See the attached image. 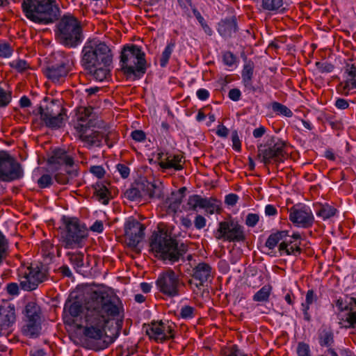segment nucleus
<instances>
[{
    "label": "nucleus",
    "instance_id": "nucleus-55",
    "mask_svg": "<svg viewBox=\"0 0 356 356\" xmlns=\"http://www.w3.org/2000/svg\"><path fill=\"white\" fill-rule=\"evenodd\" d=\"M236 56L231 51H227L222 54V60L225 65L231 67L236 62Z\"/></svg>",
    "mask_w": 356,
    "mask_h": 356
},
{
    "label": "nucleus",
    "instance_id": "nucleus-30",
    "mask_svg": "<svg viewBox=\"0 0 356 356\" xmlns=\"http://www.w3.org/2000/svg\"><path fill=\"white\" fill-rule=\"evenodd\" d=\"M67 119V113L59 115H53L52 117L40 118L41 121L49 129H58L65 125V122Z\"/></svg>",
    "mask_w": 356,
    "mask_h": 356
},
{
    "label": "nucleus",
    "instance_id": "nucleus-64",
    "mask_svg": "<svg viewBox=\"0 0 356 356\" xmlns=\"http://www.w3.org/2000/svg\"><path fill=\"white\" fill-rule=\"evenodd\" d=\"M206 222H207L206 218L201 215H197L195 217V219L194 221L195 227L197 229H201L204 228L206 226Z\"/></svg>",
    "mask_w": 356,
    "mask_h": 356
},
{
    "label": "nucleus",
    "instance_id": "nucleus-47",
    "mask_svg": "<svg viewBox=\"0 0 356 356\" xmlns=\"http://www.w3.org/2000/svg\"><path fill=\"white\" fill-rule=\"evenodd\" d=\"M325 122L330 126V127L334 130L339 131L343 129V123L341 121L337 120L333 115L327 116L325 119Z\"/></svg>",
    "mask_w": 356,
    "mask_h": 356
},
{
    "label": "nucleus",
    "instance_id": "nucleus-1",
    "mask_svg": "<svg viewBox=\"0 0 356 356\" xmlns=\"http://www.w3.org/2000/svg\"><path fill=\"white\" fill-rule=\"evenodd\" d=\"M86 326L83 334L86 337L99 340L105 334V327L110 318L118 316L119 307L105 291H96L92 293L86 304Z\"/></svg>",
    "mask_w": 356,
    "mask_h": 356
},
{
    "label": "nucleus",
    "instance_id": "nucleus-24",
    "mask_svg": "<svg viewBox=\"0 0 356 356\" xmlns=\"http://www.w3.org/2000/svg\"><path fill=\"white\" fill-rule=\"evenodd\" d=\"M216 200L215 198L202 197L199 195H193L188 197L186 204V210L197 211V208L200 209H212L216 208Z\"/></svg>",
    "mask_w": 356,
    "mask_h": 356
},
{
    "label": "nucleus",
    "instance_id": "nucleus-50",
    "mask_svg": "<svg viewBox=\"0 0 356 356\" xmlns=\"http://www.w3.org/2000/svg\"><path fill=\"white\" fill-rule=\"evenodd\" d=\"M316 68L321 73H330L334 69V65L329 62L318 61L315 63Z\"/></svg>",
    "mask_w": 356,
    "mask_h": 356
},
{
    "label": "nucleus",
    "instance_id": "nucleus-5",
    "mask_svg": "<svg viewBox=\"0 0 356 356\" xmlns=\"http://www.w3.org/2000/svg\"><path fill=\"white\" fill-rule=\"evenodd\" d=\"M121 70L127 79H140L146 72L145 54L136 44L124 46L120 56Z\"/></svg>",
    "mask_w": 356,
    "mask_h": 356
},
{
    "label": "nucleus",
    "instance_id": "nucleus-19",
    "mask_svg": "<svg viewBox=\"0 0 356 356\" xmlns=\"http://www.w3.org/2000/svg\"><path fill=\"white\" fill-rule=\"evenodd\" d=\"M16 321L15 305L5 302L0 306V336L6 335L10 331Z\"/></svg>",
    "mask_w": 356,
    "mask_h": 356
},
{
    "label": "nucleus",
    "instance_id": "nucleus-61",
    "mask_svg": "<svg viewBox=\"0 0 356 356\" xmlns=\"http://www.w3.org/2000/svg\"><path fill=\"white\" fill-rule=\"evenodd\" d=\"M181 202V197H171L169 199L168 209L173 212H176L179 208Z\"/></svg>",
    "mask_w": 356,
    "mask_h": 356
},
{
    "label": "nucleus",
    "instance_id": "nucleus-37",
    "mask_svg": "<svg viewBox=\"0 0 356 356\" xmlns=\"http://www.w3.org/2000/svg\"><path fill=\"white\" fill-rule=\"evenodd\" d=\"M26 319H41V309L40 306L35 302H29L25 307Z\"/></svg>",
    "mask_w": 356,
    "mask_h": 356
},
{
    "label": "nucleus",
    "instance_id": "nucleus-41",
    "mask_svg": "<svg viewBox=\"0 0 356 356\" xmlns=\"http://www.w3.org/2000/svg\"><path fill=\"white\" fill-rule=\"evenodd\" d=\"M271 108L277 115H283L287 118L293 116V112L291 110L280 102H273L271 104Z\"/></svg>",
    "mask_w": 356,
    "mask_h": 356
},
{
    "label": "nucleus",
    "instance_id": "nucleus-26",
    "mask_svg": "<svg viewBox=\"0 0 356 356\" xmlns=\"http://www.w3.org/2000/svg\"><path fill=\"white\" fill-rule=\"evenodd\" d=\"M285 239L279 245V252L280 255L284 254L286 255L297 256L301 253V248L300 247V241L297 240H292L289 234V231L286 230V236H284Z\"/></svg>",
    "mask_w": 356,
    "mask_h": 356
},
{
    "label": "nucleus",
    "instance_id": "nucleus-32",
    "mask_svg": "<svg viewBox=\"0 0 356 356\" xmlns=\"http://www.w3.org/2000/svg\"><path fill=\"white\" fill-rule=\"evenodd\" d=\"M161 321H153L146 330V333L150 339H152L157 342H163L165 341V334L161 332Z\"/></svg>",
    "mask_w": 356,
    "mask_h": 356
},
{
    "label": "nucleus",
    "instance_id": "nucleus-49",
    "mask_svg": "<svg viewBox=\"0 0 356 356\" xmlns=\"http://www.w3.org/2000/svg\"><path fill=\"white\" fill-rule=\"evenodd\" d=\"M195 308L189 306L184 305L181 307L179 312V316L184 319H191L195 316Z\"/></svg>",
    "mask_w": 356,
    "mask_h": 356
},
{
    "label": "nucleus",
    "instance_id": "nucleus-44",
    "mask_svg": "<svg viewBox=\"0 0 356 356\" xmlns=\"http://www.w3.org/2000/svg\"><path fill=\"white\" fill-rule=\"evenodd\" d=\"M175 325L171 322H163L161 321V332L165 334V341L174 339Z\"/></svg>",
    "mask_w": 356,
    "mask_h": 356
},
{
    "label": "nucleus",
    "instance_id": "nucleus-45",
    "mask_svg": "<svg viewBox=\"0 0 356 356\" xmlns=\"http://www.w3.org/2000/svg\"><path fill=\"white\" fill-rule=\"evenodd\" d=\"M124 196L131 201H138L142 199L136 183L125 191Z\"/></svg>",
    "mask_w": 356,
    "mask_h": 356
},
{
    "label": "nucleus",
    "instance_id": "nucleus-11",
    "mask_svg": "<svg viewBox=\"0 0 356 356\" xmlns=\"http://www.w3.org/2000/svg\"><path fill=\"white\" fill-rule=\"evenodd\" d=\"M214 234L217 240L223 241L241 243L246 239L244 227L232 218L220 222Z\"/></svg>",
    "mask_w": 356,
    "mask_h": 356
},
{
    "label": "nucleus",
    "instance_id": "nucleus-13",
    "mask_svg": "<svg viewBox=\"0 0 356 356\" xmlns=\"http://www.w3.org/2000/svg\"><path fill=\"white\" fill-rule=\"evenodd\" d=\"M155 284L158 291L168 298L180 295L181 280L179 275L171 269L161 273Z\"/></svg>",
    "mask_w": 356,
    "mask_h": 356
},
{
    "label": "nucleus",
    "instance_id": "nucleus-52",
    "mask_svg": "<svg viewBox=\"0 0 356 356\" xmlns=\"http://www.w3.org/2000/svg\"><path fill=\"white\" fill-rule=\"evenodd\" d=\"M54 245L48 241H44L41 245V251L43 256L47 257H52L54 256Z\"/></svg>",
    "mask_w": 356,
    "mask_h": 356
},
{
    "label": "nucleus",
    "instance_id": "nucleus-53",
    "mask_svg": "<svg viewBox=\"0 0 356 356\" xmlns=\"http://www.w3.org/2000/svg\"><path fill=\"white\" fill-rule=\"evenodd\" d=\"M38 185L41 188L51 186L53 184V179L50 175H42L38 180Z\"/></svg>",
    "mask_w": 356,
    "mask_h": 356
},
{
    "label": "nucleus",
    "instance_id": "nucleus-59",
    "mask_svg": "<svg viewBox=\"0 0 356 356\" xmlns=\"http://www.w3.org/2000/svg\"><path fill=\"white\" fill-rule=\"evenodd\" d=\"M131 138L136 142L142 143L146 139V134L143 130L136 129L131 133Z\"/></svg>",
    "mask_w": 356,
    "mask_h": 356
},
{
    "label": "nucleus",
    "instance_id": "nucleus-42",
    "mask_svg": "<svg viewBox=\"0 0 356 356\" xmlns=\"http://www.w3.org/2000/svg\"><path fill=\"white\" fill-rule=\"evenodd\" d=\"M8 242L6 236L0 231V266L8 256Z\"/></svg>",
    "mask_w": 356,
    "mask_h": 356
},
{
    "label": "nucleus",
    "instance_id": "nucleus-31",
    "mask_svg": "<svg viewBox=\"0 0 356 356\" xmlns=\"http://www.w3.org/2000/svg\"><path fill=\"white\" fill-rule=\"evenodd\" d=\"M92 187L94 195L97 197L98 200L104 204H107L110 200L111 193L106 186V184L98 181Z\"/></svg>",
    "mask_w": 356,
    "mask_h": 356
},
{
    "label": "nucleus",
    "instance_id": "nucleus-63",
    "mask_svg": "<svg viewBox=\"0 0 356 356\" xmlns=\"http://www.w3.org/2000/svg\"><path fill=\"white\" fill-rule=\"evenodd\" d=\"M54 179L60 184H67L69 182V177L65 173L57 172L54 175Z\"/></svg>",
    "mask_w": 356,
    "mask_h": 356
},
{
    "label": "nucleus",
    "instance_id": "nucleus-56",
    "mask_svg": "<svg viewBox=\"0 0 356 356\" xmlns=\"http://www.w3.org/2000/svg\"><path fill=\"white\" fill-rule=\"evenodd\" d=\"M345 78L356 77V63H347L344 67Z\"/></svg>",
    "mask_w": 356,
    "mask_h": 356
},
{
    "label": "nucleus",
    "instance_id": "nucleus-27",
    "mask_svg": "<svg viewBox=\"0 0 356 356\" xmlns=\"http://www.w3.org/2000/svg\"><path fill=\"white\" fill-rule=\"evenodd\" d=\"M318 340L320 346L332 348L334 343L333 330L328 327H321L318 332Z\"/></svg>",
    "mask_w": 356,
    "mask_h": 356
},
{
    "label": "nucleus",
    "instance_id": "nucleus-17",
    "mask_svg": "<svg viewBox=\"0 0 356 356\" xmlns=\"http://www.w3.org/2000/svg\"><path fill=\"white\" fill-rule=\"evenodd\" d=\"M339 311H348L346 314L343 326L346 328L356 327V298L345 296L339 297L335 302Z\"/></svg>",
    "mask_w": 356,
    "mask_h": 356
},
{
    "label": "nucleus",
    "instance_id": "nucleus-18",
    "mask_svg": "<svg viewBox=\"0 0 356 356\" xmlns=\"http://www.w3.org/2000/svg\"><path fill=\"white\" fill-rule=\"evenodd\" d=\"M156 159L163 171L165 170L179 171L184 169L185 161L181 154L161 151L158 152Z\"/></svg>",
    "mask_w": 356,
    "mask_h": 356
},
{
    "label": "nucleus",
    "instance_id": "nucleus-15",
    "mask_svg": "<svg viewBox=\"0 0 356 356\" xmlns=\"http://www.w3.org/2000/svg\"><path fill=\"white\" fill-rule=\"evenodd\" d=\"M124 229L125 242L130 248H136L144 238L145 227L134 218L126 220Z\"/></svg>",
    "mask_w": 356,
    "mask_h": 356
},
{
    "label": "nucleus",
    "instance_id": "nucleus-16",
    "mask_svg": "<svg viewBox=\"0 0 356 356\" xmlns=\"http://www.w3.org/2000/svg\"><path fill=\"white\" fill-rule=\"evenodd\" d=\"M289 220L297 227H311L314 217L310 208L305 205H295L289 209Z\"/></svg>",
    "mask_w": 356,
    "mask_h": 356
},
{
    "label": "nucleus",
    "instance_id": "nucleus-54",
    "mask_svg": "<svg viewBox=\"0 0 356 356\" xmlns=\"http://www.w3.org/2000/svg\"><path fill=\"white\" fill-rule=\"evenodd\" d=\"M258 213H249L245 218V223L248 227H254L259 221Z\"/></svg>",
    "mask_w": 356,
    "mask_h": 356
},
{
    "label": "nucleus",
    "instance_id": "nucleus-36",
    "mask_svg": "<svg viewBox=\"0 0 356 356\" xmlns=\"http://www.w3.org/2000/svg\"><path fill=\"white\" fill-rule=\"evenodd\" d=\"M337 209L328 204H320L316 210L317 216L321 218L323 220H327L335 216Z\"/></svg>",
    "mask_w": 356,
    "mask_h": 356
},
{
    "label": "nucleus",
    "instance_id": "nucleus-39",
    "mask_svg": "<svg viewBox=\"0 0 356 356\" xmlns=\"http://www.w3.org/2000/svg\"><path fill=\"white\" fill-rule=\"evenodd\" d=\"M273 287L270 284H266L263 286L252 297V300L254 302H268L270 293L272 292Z\"/></svg>",
    "mask_w": 356,
    "mask_h": 356
},
{
    "label": "nucleus",
    "instance_id": "nucleus-21",
    "mask_svg": "<svg viewBox=\"0 0 356 356\" xmlns=\"http://www.w3.org/2000/svg\"><path fill=\"white\" fill-rule=\"evenodd\" d=\"M212 268L211 266L204 262L199 263L193 269L192 277L195 280H197L198 283H194L192 280L188 281V284L193 288V286L200 289L203 286L204 283L207 282L212 276Z\"/></svg>",
    "mask_w": 356,
    "mask_h": 356
},
{
    "label": "nucleus",
    "instance_id": "nucleus-60",
    "mask_svg": "<svg viewBox=\"0 0 356 356\" xmlns=\"http://www.w3.org/2000/svg\"><path fill=\"white\" fill-rule=\"evenodd\" d=\"M90 172L99 179L103 178L106 174V171L102 165L90 166Z\"/></svg>",
    "mask_w": 356,
    "mask_h": 356
},
{
    "label": "nucleus",
    "instance_id": "nucleus-51",
    "mask_svg": "<svg viewBox=\"0 0 356 356\" xmlns=\"http://www.w3.org/2000/svg\"><path fill=\"white\" fill-rule=\"evenodd\" d=\"M298 356H312L309 345L305 342H299L296 349Z\"/></svg>",
    "mask_w": 356,
    "mask_h": 356
},
{
    "label": "nucleus",
    "instance_id": "nucleus-34",
    "mask_svg": "<svg viewBox=\"0 0 356 356\" xmlns=\"http://www.w3.org/2000/svg\"><path fill=\"white\" fill-rule=\"evenodd\" d=\"M337 89L341 94L348 96L351 90L356 89V77L346 78L338 84Z\"/></svg>",
    "mask_w": 356,
    "mask_h": 356
},
{
    "label": "nucleus",
    "instance_id": "nucleus-7",
    "mask_svg": "<svg viewBox=\"0 0 356 356\" xmlns=\"http://www.w3.org/2000/svg\"><path fill=\"white\" fill-rule=\"evenodd\" d=\"M63 227L60 232L63 245L66 249L83 248L88 237V231L85 223L76 218L63 216Z\"/></svg>",
    "mask_w": 356,
    "mask_h": 356
},
{
    "label": "nucleus",
    "instance_id": "nucleus-8",
    "mask_svg": "<svg viewBox=\"0 0 356 356\" xmlns=\"http://www.w3.org/2000/svg\"><path fill=\"white\" fill-rule=\"evenodd\" d=\"M56 37L64 47L76 48L84 38L80 22L72 16L64 15L56 25Z\"/></svg>",
    "mask_w": 356,
    "mask_h": 356
},
{
    "label": "nucleus",
    "instance_id": "nucleus-62",
    "mask_svg": "<svg viewBox=\"0 0 356 356\" xmlns=\"http://www.w3.org/2000/svg\"><path fill=\"white\" fill-rule=\"evenodd\" d=\"M116 169L123 179H126L129 176L130 169L127 165L122 163H118L116 165Z\"/></svg>",
    "mask_w": 356,
    "mask_h": 356
},
{
    "label": "nucleus",
    "instance_id": "nucleus-3",
    "mask_svg": "<svg viewBox=\"0 0 356 356\" xmlns=\"http://www.w3.org/2000/svg\"><path fill=\"white\" fill-rule=\"evenodd\" d=\"M92 108L91 107L84 108L79 120L86 123H79L76 129L79 134V139L83 143L84 147L88 149L93 147H101L103 145V140L108 147H112L115 143V134L104 130V131L90 129L93 127L94 122L91 118Z\"/></svg>",
    "mask_w": 356,
    "mask_h": 356
},
{
    "label": "nucleus",
    "instance_id": "nucleus-4",
    "mask_svg": "<svg viewBox=\"0 0 356 356\" xmlns=\"http://www.w3.org/2000/svg\"><path fill=\"white\" fill-rule=\"evenodd\" d=\"M22 8L27 19L39 24H52L60 15L56 0H24Z\"/></svg>",
    "mask_w": 356,
    "mask_h": 356
},
{
    "label": "nucleus",
    "instance_id": "nucleus-23",
    "mask_svg": "<svg viewBox=\"0 0 356 356\" xmlns=\"http://www.w3.org/2000/svg\"><path fill=\"white\" fill-rule=\"evenodd\" d=\"M141 198H160L162 196V190L160 186L147 180H141L136 182Z\"/></svg>",
    "mask_w": 356,
    "mask_h": 356
},
{
    "label": "nucleus",
    "instance_id": "nucleus-48",
    "mask_svg": "<svg viewBox=\"0 0 356 356\" xmlns=\"http://www.w3.org/2000/svg\"><path fill=\"white\" fill-rule=\"evenodd\" d=\"M12 99V92L0 86V107L7 106Z\"/></svg>",
    "mask_w": 356,
    "mask_h": 356
},
{
    "label": "nucleus",
    "instance_id": "nucleus-29",
    "mask_svg": "<svg viewBox=\"0 0 356 356\" xmlns=\"http://www.w3.org/2000/svg\"><path fill=\"white\" fill-rule=\"evenodd\" d=\"M41 329V319H26L22 332L27 337L35 338L40 334Z\"/></svg>",
    "mask_w": 356,
    "mask_h": 356
},
{
    "label": "nucleus",
    "instance_id": "nucleus-35",
    "mask_svg": "<svg viewBox=\"0 0 356 356\" xmlns=\"http://www.w3.org/2000/svg\"><path fill=\"white\" fill-rule=\"evenodd\" d=\"M69 259L70 264L73 266L76 272H79L84 265L83 257L84 254L81 252H68L66 254Z\"/></svg>",
    "mask_w": 356,
    "mask_h": 356
},
{
    "label": "nucleus",
    "instance_id": "nucleus-28",
    "mask_svg": "<svg viewBox=\"0 0 356 356\" xmlns=\"http://www.w3.org/2000/svg\"><path fill=\"white\" fill-rule=\"evenodd\" d=\"M254 63L252 60L246 62L241 72L242 82L244 86L249 90L254 92L256 90L252 84V76L254 73Z\"/></svg>",
    "mask_w": 356,
    "mask_h": 356
},
{
    "label": "nucleus",
    "instance_id": "nucleus-38",
    "mask_svg": "<svg viewBox=\"0 0 356 356\" xmlns=\"http://www.w3.org/2000/svg\"><path fill=\"white\" fill-rule=\"evenodd\" d=\"M64 311L67 312L72 317H78L83 312V306L79 301L68 300L65 304Z\"/></svg>",
    "mask_w": 356,
    "mask_h": 356
},
{
    "label": "nucleus",
    "instance_id": "nucleus-6",
    "mask_svg": "<svg viewBox=\"0 0 356 356\" xmlns=\"http://www.w3.org/2000/svg\"><path fill=\"white\" fill-rule=\"evenodd\" d=\"M149 245L151 250L160 254L163 259L172 263L178 261L187 251L185 244L179 245L177 241L163 229L152 234Z\"/></svg>",
    "mask_w": 356,
    "mask_h": 356
},
{
    "label": "nucleus",
    "instance_id": "nucleus-14",
    "mask_svg": "<svg viewBox=\"0 0 356 356\" xmlns=\"http://www.w3.org/2000/svg\"><path fill=\"white\" fill-rule=\"evenodd\" d=\"M24 175L19 163L6 151L0 152V180L10 182L21 179Z\"/></svg>",
    "mask_w": 356,
    "mask_h": 356
},
{
    "label": "nucleus",
    "instance_id": "nucleus-57",
    "mask_svg": "<svg viewBox=\"0 0 356 356\" xmlns=\"http://www.w3.org/2000/svg\"><path fill=\"white\" fill-rule=\"evenodd\" d=\"M13 54V49L8 43H0V57L9 58Z\"/></svg>",
    "mask_w": 356,
    "mask_h": 356
},
{
    "label": "nucleus",
    "instance_id": "nucleus-2",
    "mask_svg": "<svg viewBox=\"0 0 356 356\" xmlns=\"http://www.w3.org/2000/svg\"><path fill=\"white\" fill-rule=\"evenodd\" d=\"M113 54L109 47L103 41L88 39L81 50V65L95 79L105 80L110 74Z\"/></svg>",
    "mask_w": 356,
    "mask_h": 356
},
{
    "label": "nucleus",
    "instance_id": "nucleus-40",
    "mask_svg": "<svg viewBox=\"0 0 356 356\" xmlns=\"http://www.w3.org/2000/svg\"><path fill=\"white\" fill-rule=\"evenodd\" d=\"M175 47V42L174 40H172L168 43V44L165 47L163 51L162 52L161 57L160 58V66L161 67H165L168 65Z\"/></svg>",
    "mask_w": 356,
    "mask_h": 356
},
{
    "label": "nucleus",
    "instance_id": "nucleus-9",
    "mask_svg": "<svg viewBox=\"0 0 356 356\" xmlns=\"http://www.w3.org/2000/svg\"><path fill=\"white\" fill-rule=\"evenodd\" d=\"M54 62L45 70L46 76L52 82L61 83L74 67L75 58L72 53L58 51L55 54Z\"/></svg>",
    "mask_w": 356,
    "mask_h": 356
},
{
    "label": "nucleus",
    "instance_id": "nucleus-46",
    "mask_svg": "<svg viewBox=\"0 0 356 356\" xmlns=\"http://www.w3.org/2000/svg\"><path fill=\"white\" fill-rule=\"evenodd\" d=\"M9 65L12 68L20 73L29 68V63L25 60L22 59L14 60L10 62Z\"/></svg>",
    "mask_w": 356,
    "mask_h": 356
},
{
    "label": "nucleus",
    "instance_id": "nucleus-43",
    "mask_svg": "<svg viewBox=\"0 0 356 356\" xmlns=\"http://www.w3.org/2000/svg\"><path fill=\"white\" fill-rule=\"evenodd\" d=\"M283 6V0H262L261 6L268 11H277Z\"/></svg>",
    "mask_w": 356,
    "mask_h": 356
},
{
    "label": "nucleus",
    "instance_id": "nucleus-10",
    "mask_svg": "<svg viewBox=\"0 0 356 356\" xmlns=\"http://www.w3.org/2000/svg\"><path fill=\"white\" fill-rule=\"evenodd\" d=\"M286 143L276 137H271L266 144H260L257 146V157L265 165L273 161L277 165L283 163L286 156L285 151Z\"/></svg>",
    "mask_w": 356,
    "mask_h": 356
},
{
    "label": "nucleus",
    "instance_id": "nucleus-12",
    "mask_svg": "<svg viewBox=\"0 0 356 356\" xmlns=\"http://www.w3.org/2000/svg\"><path fill=\"white\" fill-rule=\"evenodd\" d=\"M47 277V270L43 266L31 265L19 271V281L21 288L24 291H33Z\"/></svg>",
    "mask_w": 356,
    "mask_h": 356
},
{
    "label": "nucleus",
    "instance_id": "nucleus-22",
    "mask_svg": "<svg viewBox=\"0 0 356 356\" xmlns=\"http://www.w3.org/2000/svg\"><path fill=\"white\" fill-rule=\"evenodd\" d=\"M33 113L35 115H40V118H46L67 113V110L62 106L59 100L53 99L44 107L40 106L33 110Z\"/></svg>",
    "mask_w": 356,
    "mask_h": 356
},
{
    "label": "nucleus",
    "instance_id": "nucleus-33",
    "mask_svg": "<svg viewBox=\"0 0 356 356\" xmlns=\"http://www.w3.org/2000/svg\"><path fill=\"white\" fill-rule=\"evenodd\" d=\"M285 236H286V230L277 231L270 234L266 241V247L269 250L274 249L280 241L282 242L283 239H285Z\"/></svg>",
    "mask_w": 356,
    "mask_h": 356
},
{
    "label": "nucleus",
    "instance_id": "nucleus-58",
    "mask_svg": "<svg viewBox=\"0 0 356 356\" xmlns=\"http://www.w3.org/2000/svg\"><path fill=\"white\" fill-rule=\"evenodd\" d=\"M232 147L236 152H241V143L238 136V131L236 130H234L232 131Z\"/></svg>",
    "mask_w": 356,
    "mask_h": 356
},
{
    "label": "nucleus",
    "instance_id": "nucleus-20",
    "mask_svg": "<svg viewBox=\"0 0 356 356\" xmlns=\"http://www.w3.org/2000/svg\"><path fill=\"white\" fill-rule=\"evenodd\" d=\"M52 171L61 170L63 167H72L74 163V158L63 149H56L47 160Z\"/></svg>",
    "mask_w": 356,
    "mask_h": 356
},
{
    "label": "nucleus",
    "instance_id": "nucleus-25",
    "mask_svg": "<svg viewBox=\"0 0 356 356\" xmlns=\"http://www.w3.org/2000/svg\"><path fill=\"white\" fill-rule=\"evenodd\" d=\"M217 31L225 39H229L238 31L237 22L235 17L221 19L218 23Z\"/></svg>",
    "mask_w": 356,
    "mask_h": 356
}]
</instances>
